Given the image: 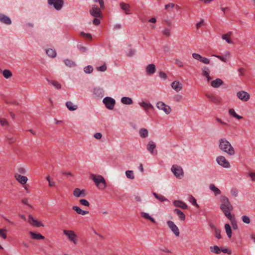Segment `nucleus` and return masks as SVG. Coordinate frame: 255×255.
Returning <instances> with one entry per match:
<instances>
[{
  "instance_id": "obj_56",
  "label": "nucleus",
  "mask_w": 255,
  "mask_h": 255,
  "mask_svg": "<svg viewBox=\"0 0 255 255\" xmlns=\"http://www.w3.org/2000/svg\"><path fill=\"white\" fill-rule=\"evenodd\" d=\"M192 57L195 59V60H198L199 61H201V58H202V56L200 55L199 54H198V53H192Z\"/></svg>"
},
{
  "instance_id": "obj_32",
  "label": "nucleus",
  "mask_w": 255,
  "mask_h": 255,
  "mask_svg": "<svg viewBox=\"0 0 255 255\" xmlns=\"http://www.w3.org/2000/svg\"><path fill=\"white\" fill-rule=\"evenodd\" d=\"M229 114L238 120H241L243 118L242 116L238 115L235 112V110L233 108H230L229 109Z\"/></svg>"
},
{
  "instance_id": "obj_52",
  "label": "nucleus",
  "mask_w": 255,
  "mask_h": 255,
  "mask_svg": "<svg viewBox=\"0 0 255 255\" xmlns=\"http://www.w3.org/2000/svg\"><path fill=\"white\" fill-rule=\"evenodd\" d=\"M96 68L98 71L105 72L107 70V67L106 64L105 63L100 67H97Z\"/></svg>"
},
{
  "instance_id": "obj_4",
  "label": "nucleus",
  "mask_w": 255,
  "mask_h": 255,
  "mask_svg": "<svg viewBox=\"0 0 255 255\" xmlns=\"http://www.w3.org/2000/svg\"><path fill=\"white\" fill-rule=\"evenodd\" d=\"M100 6H98L96 4H93L91 8L90 9L89 12L90 14L94 17L102 18L103 14L102 9Z\"/></svg>"
},
{
  "instance_id": "obj_58",
  "label": "nucleus",
  "mask_w": 255,
  "mask_h": 255,
  "mask_svg": "<svg viewBox=\"0 0 255 255\" xmlns=\"http://www.w3.org/2000/svg\"><path fill=\"white\" fill-rule=\"evenodd\" d=\"M79 202L81 205L89 207L90 205L89 202L85 199H80L79 200Z\"/></svg>"
},
{
  "instance_id": "obj_14",
  "label": "nucleus",
  "mask_w": 255,
  "mask_h": 255,
  "mask_svg": "<svg viewBox=\"0 0 255 255\" xmlns=\"http://www.w3.org/2000/svg\"><path fill=\"white\" fill-rule=\"evenodd\" d=\"M167 224L169 228L171 230L173 233L176 236L178 237L180 234L179 230L177 226L172 221H168Z\"/></svg>"
},
{
  "instance_id": "obj_24",
  "label": "nucleus",
  "mask_w": 255,
  "mask_h": 255,
  "mask_svg": "<svg viewBox=\"0 0 255 255\" xmlns=\"http://www.w3.org/2000/svg\"><path fill=\"white\" fill-rule=\"evenodd\" d=\"M206 96L212 102L216 104H219L221 102L220 99L214 95L206 94Z\"/></svg>"
},
{
  "instance_id": "obj_12",
  "label": "nucleus",
  "mask_w": 255,
  "mask_h": 255,
  "mask_svg": "<svg viewBox=\"0 0 255 255\" xmlns=\"http://www.w3.org/2000/svg\"><path fill=\"white\" fill-rule=\"evenodd\" d=\"M48 3L50 5H53L57 10H61L64 4L63 0H48Z\"/></svg>"
},
{
  "instance_id": "obj_38",
  "label": "nucleus",
  "mask_w": 255,
  "mask_h": 255,
  "mask_svg": "<svg viewBox=\"0 0 255 255\" xmlns=\"http://www.w3.org/2000/svg\"><path fill=\"white\" fill-rule=\"evenodd\" d=\"M225 228L228 237L231 238L232 237V230L230 225L229 224H226Z\"/></svg>"
},
{
  "instance_id": "obj_62",
  "label": "nucleus",
  "mask_w": 255,
  "mask_h": 255,
  "mask_svg": "<svg viewBox=\"0 0 255 255\" xmlns=\"http://www.w3.org/2000/svg\"><path fill=\"white\" fill-rule=\"evenodd\" d=\"M200 62L205 64H209L210 60L208 58L202 56Z\"/></svg>"
},
{
  "instance_id": "obj_17",
  "label": "nucleus",
  "mask_w": 255,
  "mask_h": 255,
  "mask_svg": "<svg viewBox=\"0 0 255 255\" xmlns=\"http://www.w3.org/2000/svg\"><path fill=\"white\" fill-rule=\"evenodd\" d=\"M14 177L15 179L22 185L25 184L28 180L26 176L21 175L18 173H15L14 174Z\"/></svg>"
},
{
  "instance_id": "obj_48",
  "label": "nucleus",
  "mask_w": 255,
  "mask_h": 255,
  "mask_svg": "<svg viewBox=\"0 0 255 255\" xmlns=\"http://www.w3.org/2000/svg\"><path fill=\"white\" fill-rule=\"evenodd\" d=\"M0 124L2 127H8L9 123L4 118H0Z\"/></svg>"
},
{
  "instance_id": "obj_51",
  "label": "nucleus",
  "mask_w": 255,
  "mask_h": 255,
  "mask_svg": "<svg viewBox=\"0 0 255 255\" xmlns=\"http://www.w3.org/2000/svg\"><path fill=\"white\" fill-rule=\"evenodd\" d=\"M230 193L234 197L238 196V191L236 188H232L230 190Z\"/></svg>"
},
{
  "instance_id": "obj_42",
  "label": "nucleus",
  "mask_w": 255,
  "mask_h": 255,
  "mask_svg": "<svg viewBox=\"0 0 255 255\" xmlns=\"http://www.w3.org/2000/svg\"><path fill=\"white\" fill-rule=\"evenodd\" d=\"M46 53L48 56L52 57V58L55 57L56 56V52L53 49L50 48V49H47L46 50Z\"/></svg>"
},
{
  "instance_id": "obj_34",
  "label": "nucleus",
  "mask_w": 255,
  "mask_h": 255,
  "mask_svg": "<svg viewBox=\"0 0 255 255\" xmlns=\"http://www.w3.org/2000/svg\"><path fill=\"white\" fill-rule=\"evenodd\" d=\"M141 216L145 219L150 221L153 223H155L156 221L154 218L151 217L148 213L142 212L140 213Z\"/></svg>"
},
{
  "instance_id": "obj_50",
  "label": "nucleus",
  "mask_w": 255,
  "mask_h": 255,
  "mask_svg": "<svg viewBox=\"0 0 255 255\" xmlns=\"http://www.w3.org/2000/svg\"><path fill=\"white\" fill-rule=\"evenodd\" d=\"M80 35L86 39L88 40H91L92 39V35L90 33H86L84 32H81L80 33Z\"/></svg>"
},
{
  "instance_id": "obj_46",
  "label": "nucleus",
  "mask_w": 255,
  "mask_h": 255,
  "mask_svg": "<svg viewBox=\"0 0 255 255\" xmlns=\"http://www.w3.org/2000/svg\"><path fill=\"white\" fill-rule=\"evenodd\" d=\"M162 33L164 35H165L166 37H169L171 35V30L169 28H164L162 30Z\"/></svg>"
},
{
  "instance_id": "obj_53",
  "label": "nucleus",
  "mask_w": 255,
  "mask_h": 255,
  "mask_svg": "<svg viewBox=\"0 0 255 255\" xmlns=\"http://www.w3.org/2000/svg\"><path fill=\"white\" fill-rule=\"evenodd\" d=\"M21 203L22 204L27 206L29 208H33V206L28 203V199L27 198H22L21 199Z\"/></svg>"
},
{
  "instance_id": "obj_27",
  "label": "nucleus",
  "mask_w": 255,
  "mask_h": 255,
  "mask_svg": "<svg viewBox=\"0 0 255 255\" xmlns=\"http://www.w3.org/2000/svg\"><path fill=\"white\" fill-rule=\"evenodd\" d=\"M223 84V81L221 79H216L211 82V85L214 88H218Z\"/></svg>"
},
{
  "instance_id": "obj_15",
  "label": "nucleus",
  "mask_w": 255,
  "mask_h": 255,
  "mask_svg": "<svg viewBox=\"0 0 255 255\" xmlns=\"http://www.w3.org/2000/svg\"><path fill=\"white\" fill-rule=\"evenodd\" d=\"M145 70L147 75L152 76L156 72V66L152 63L149 64L145 67Z\"/></svg>"
},
{
  "instance_id": "obj_13",
  "label": "nucleus",
  "mask_w": 255,
  "mask_h": 255,
  "mask_svg": "<svg viewBox=\"0 0 255 255\" xmlns=\"http://www.w3.org/2000/svg\"><path fill=\"white\" fill-rule=\"evenodd\" d=\"M237 97L243 102H247L250 98V95L248 92L242 90L237 93Z\"/></svg>"
},
{
  "instance_id": "obj_36",
  "label": "nucleus",
  "mask_w": 255,
  "mask_h": 255,
  "mask_svg": "<svg viewBox=\"0 0 255 255\" xmlns=\"http://www.w3.org/2000/svg\"><path fill=\"white\" fill-rule=\"evenodd\" d=\"M153 194L154 196L160 202H164L168 200L166 198L162 195L158 194L156 193H153Z\"/></svg>"
},
{
  "instance_id": "obj_55",
  "label": "nucleus",
  "mask_w": 255,
  "mask_h": 255,
  "mask_svg": "<svg viewBox=\"0 0 255 255\" xmlns=\"http://www.w3.org/2000/svg\"><path fill=\"white\" fill-rule=\"evenodd\" d=\"M6 230L3 229H0V237L4 239L6 238Z\"/></svg>"
},
{
  "instance_id": "obj_60",
  "label": "nucleus",
  "mask_w": 255,
  "mask_h": 255,
  "mask_svg": "<svg viewBox=\"0 0 255 255\" xmlns=\"http://www.w3.org/2000/svg\"><path fill=\"white\" fill-rule=\"evenodd\" d=\"M215 237L218 239H221V231L217 228H215Z\"/></svg>"
},
{
  "instance_id": "obj_43",
  "label": "nucleus",
  "mask_w": 255,
  "mask_h": 255,
  "mask_svg": "<svg viewBox=\"0 0 255 255\" xmlns=\"http://www.w3.org/2000/svg\"><path fill=\"white\" fill-rule=\"evenodd\" d=\"M210 250L211 252H213L216 254H219L221 253L220 248L217 246H214V247H210Z\"/></svg>"
},
{
  "instance_id": "obj_3",
  "label": "nucleus",
  "mask_w": 255,
  "mask_h": 255,
  "mask_svg": "<svg viewBox=\"0 0 255 255\" xmlns=\"http://www.w3.org/2000/svg\"><path fill=\"white\" fill-rule=\"evenodd\" d=\"M90 179L100 189H104L107 187L106 181L102 175L92 174L90 175Z\"/></svg>"
},
{
  "instance_id": "obj_20",
  "label": "nucleus",
  "mask_w": 255,
  "mask_h": 255,
  "mask_svg": "<svg viewBox=\"0 0 255 255\" xmlns=\"http://www.w3.org/2000/svg\"><path fill=\"white\" fill-rule=\"evenodd\" d=\"M0 22L7 25H10L11 23L10 18L1 13H0Z\"/></svg>"
},
{
  "instance_id": "obj_6",
  "label": "nucleus",
  "mask_w": 255,
  "mask_h": 255,
  "mask_svg": "<svg viewBox=\"0 0 255 255\" xmlns=\"http://www.w3.org/2000/svg\"><path fill=\"white\" fill-rule=\"evenodd\" d=\"M156 106L158 110L162 111L166 115L170 114L172 111L171 108L162 101L157 102Z\"/></svg>"
},
{
  "instance_id": "obj_64",
  "label": "nucleus",
  "mask_w": 255,
  "mask_h": 255,
  "mask_svg": "<svg viewBox=\"0 0 255 255\" xmlns=\"http://www.w3.org/2000/svg\"><path fill=\"white\" fill-rule=\"evenodd\" d=\"M159 76L160 78L165 80L167 79V76L165 73L163 71H160L159 72Z\"/></svg>"
},
{
  "instance_id": "obj_41",
  "label": "nucleus",
  "mask_w": 255,
  "mask_h": 255,
  "mask_svg": "<svg viewBox=\"0 0 255 255\" xmlns=\"http://www.w3.org/2000/svg\"><path fill=\"white\" fill-rule=\"evenodd\" d=\"M48 82L51 84L53 86H54L57 89H60L61 87V86L60 83L56 81H50L48 79H47Z\"/></svg>"
},
{
  "instance_id": "obj_5",
  "label": "nucleus",
  "mask_w": 255,
  "mask_h": 255,
  "mask_svg": "<svg viewBox=\"0 0 255 255\" xmlns=\"http://www.w3.org/2000/svg\"><path fill=\"white\" fill-rule=\"evenodd\" d=\"M171 171L174 175L178 179H181L184 175V172L182 168L177 164L173 165L171 168Z\"/></svg>"
},
{
  "instance_id": "obj_44",
  "label": "nucleus",
  "mask_w": 255,
  "mask_h": 255,
  "mask_svg": "<svg viewBox=\"0 0 255 255\" xmlns=\"http://www.w3.org/2000/svg\"><path fill=\"white\" fill-rule=\"evenodd\" d=\"M64 63L67 66L72 67L76 66L75 63L71 60L66 59L64 61Z\"/></svg>"
},
{
  "instance_id": "obj_18",
  "label": "nucleus",
  "mask_w": 255,
  "mask_h": 255,
  "mask_svg": "<svg viewBox=\"0 0 255 255\" xmlns=\"http://www.w3.org/2000/svg\"><path fill=\"white\" fill-rule=\"evenodd\" d=\"M28 222L32 225L37 227L44 226L43 224L34 219L33 217L30 215L28 216Z\"/></svg>"
},
{
  "instance_id": "obj_26",
  "label": "nucleus",
  "mask_w": 255,
  "mask_h": 255,
  "mask_svg": "<svg viewBox=\"0 0 255 255\" xmlns=\"http://www.w3.org/2000/svg\"><path fill=\"white\" fill-rule=\"evenodd\" d=\"M121 102L122 104L128 105H132L133 103L132 99L128 97H122L121 98Z\"/></svg>"
},
{
  "instance_id": "obj_57",
  "label": "nucleus",
  "mask_w": 255,
  "mask_h": 255,
  "mask_svg": "<svg viewBox=\"0 0 255 255\" xmlns=\"http://www.w3.org/2000/svg\"><path fill=\"white\" fill-rule=\"evenodd\" d=\"M182 98H183V97L181 95H179V94L174 95L173 98L174 101L176 102H180L182 99Z\"/></svg>"
},
{
  "instance_id": "obj_10",
  "label": "nucleus",
  "mask_w": 255,
  "mask_h": 255,
  "mask_svg": "<svg viewBox=\"0 0 255 255\" xmlns=\"http://www.w3.org/2000/svg\"><path fill=\"white\" fill-rule=\"evenodd\" d=\"M63 233L70 241L75 245L77 244L76 239L77 237L74 231L64 230Z\"/></svg>"
},
{
  "instance_id": "obj_28",
  "label": "nucleus",
  "mask_w": 255,
  "mask_h": 255,
  "mask_svg": "<svg viewBox=\"0 0 255 255\" xmlns=\"http://www.w3.org/2000/svg\"><path fill=\"white\" fill-rule=\"evenodd\" d=\"M156 147V144L153 141H149L147 144V150L151 153H153V150Z\"/></svg>"
},
{
  "instance_id": "obj_19",
  "label": "nucleus",
  "mask_w": 255,
  "mask_h": 255,
  "mask_svg": "<svg viewBox=\"0 0 255 255\" xmlns=\"http://www.w3.org/2000/svg\"><path fill=\"white\" fill-rule=\"evenodd\" d=\"M173 204L175 207L182 209H186L188 208L187 204L181 200H174Z\"/></svg>"
},
{
  "instance_id": "obj_35",
  "label": "nucleus",
  "mask_w": 255,
  "mask_h": 255,
  "mask_svg": "<svg viewBox=\"0 0 255 255\" xmlns=\"http://www.w3.org/2000/svg\"><path fill=\"white\" fill-rule=\"evenodd\" d=\"M29 234L33 239L36 240H43L44 239V237L40 234H35L32 232H30Z\"/></svg>"
},
{
  "instance_id": "obj_37",
  "label": "nucleus",
  "mask_w": 255,
  "mask_h": 255,
  "mask_svg": "<svg viewBox=\"0 0 255 255\" xmlns=\"http://www.w3.org/2000/svg\"><path fill=\"white\" fill-rule=\"evenodd\" d=\"M202 75L204 77H208L210 73V70L207 66H204L201 69Z\"/></svg>"
},
{
  "instance_id": "obj_21",
  "label": "nucleus",
  "mask_w": 255,
  "mask_h": 255,
  "mask_svg": "<svg viewBox=\"0 0 255 255\" xmlns=\"http://www.w3.org/2000/svg\"><path fill=\"white\" fill-rule=\"evenodd\" d=\"M212 56L218 58V59H219L220 60H221L222 61H223L224 62H227L228 59L231 57V54L229 52H227L224 56H220V55H215V54L212 55Z\"/></svg>"
},
{
  "instance_id": "obj_11",
  "label": "nucleus",
  "mask_w": 255,
  "mask_h": 255,
  "mask_svg": "<svg viewBox=\"0 0 255 255\" xmlns=\"http://www.w3.org/2000/svg\"><path fill=\"white\" fill-rule=\"evenodd\" d=\"M103 102L105 104L106 107L109 110H113L116 104V101L114 99L106 97L103 100Z\"/></svg>"
},
{
  "instance_id": "obj_25",
  "label": "nucleus",
  "mask_w": 255,
  "mask_h": 255,
  "mask_svg": "<svg viewBox=\"0 0 255 255\" xmlns=\"http://www.w3.org/2000/svg\"><path fill=\"white\" fill-rule=\"evenodd\" d=\"M66 106L71 111H74L78 109V106L71 101L67 102L66 103Z\"/></svg>"
},
{
  "instance_id": "obj_54",
  "label": "nucleus",
  "mask_w": 255,
  "mask_h": 255,
  "mask_svg": "<svg viewBox=\"0 0 255 255\" xmlns=\"http://www.w3.org/2000/svg\"><path fill=\"white\" fill-rule=\"evenodd\" d=\"M95 3H99L101 8H105V3L104 0H92Z\"/></svg>"
},
{
  "instance_id": "obj_7",
  "label": "nucleus",
  "mask_w": 255,
  "mask_h": 255,
  "mask_svg": "<svg viewBox=\"0 0 255 255\" xmlns=\"http://www.w3.org/2000/svg\"><path fill=\"white\" fill-rule=\"evenodd\" d=\"M138 105L147 115L149 113L150 110L154 109L153 105L149 102L147 101L141 100L138 103Z\"/></svg>"
},
{
  "instance_id": "obj_49",
  "label": "nucleus",
  "mask_w": 255,
  "mask_h": 255,
  "mask_svg": "<svg viewBox=\"0 0 255 255\" xmlns=\"http://www.w3.org/2000/svg\"><path fill=\"white\" fill-rule=\"evenodd\" d=\"M242 221L247 224H249L251 223V220L248 216L244 215L242 217Z\"/></svg>"
},
{
  "instance_id": "obj_31",
  "label": "nucleus",
  "mask_w": 255,
  "mask_h": 255,
  "mask_svg": "<svg viewBox=\"0 0 255 255\" xmlns=\"http://www.w3.org/2000/svg\"><path fill=\"white\" fill-rule=\"evenodd\" d=\"M139 134L142 138H145L148 136V131L146 128H142L139 130Z\"/></svg>"
},
{
  "instance_id": "obj_1",
  "label": "nucleus",
  "mask_w": 255,
  "mask_h": 255,
  "mask_svg": "<svg viewBox=\"0 0 255 255\" xmlns=\"http://www.w3.org/2000/svg\"><path fill=\"white\" fill-rule=\"evenodd\" d=\"M220 200L221 202L220 209L228 219L232 221L233 216L231 214V211L233 209V207L229 199L223 195L220 197Z\"/></svg>"
},
{
  "instance_id": "obj_59",
  "label": "nucleus",
  "mask_w": 255,
  "mask_h": 255,
  "mask_svg": "<svg viewBox=\"0 0 255 255\" xmlns=\"http://www.w3.org/2000/svg\"><path fill=\"white\" fill-rule=\"evenodd\" d=\"M135 53V51L134 49H130L127 52L126 55L128 57H132L134 55Z\"/></svg>"
},
{
  "instance_id": "obj_8",
  "label": "nucleus",
  "mask_w": 255,
  "mask_h": 255,
  "mask_svg": "<svg viewBox=\"0 0 255 255\" xmlns=\"http://www.w3.org/2000/svg\"><path fill=\"white\" fill-rule=\"evenodd\" d=\"M216 162L219 165L224 168H229L231 167L230 162L224 156L220 155L217 156L216 158Z\"/></svg>"
},
{
  "instance_id": "obj_61",
  "label": "nucleus",
  "mask_w": 255,
  "mask_h": 255,
  "mask_svg": "<svg viewBox=\"0 0 255 255\" xmlns=\"http://www.w3.org/2000/svg\"><path fill=\"white\" fill-rule=\"evenodd\" d=\"M175 64L180 68L183 67L184 65L183 63L178 59H176L175 60Z\"/></svg>"
},
{
  "instance_id": "obj_16",
  "label": "nucleus",
  "mask_w": 255,
  "mask_h": 255,
  "mask_svg": "<svg viewBox=\"0 0 255 255\" xmlns=\"http://www.w3.org/2000/svg\"><path fill=\"white\" fill-rule=\"evenodd\" d=\"M171 87L175 91L179 92L183 89L182 84L178 80H175L171 83Z\"/></svg>"
},
{
  "instance_id": "obj_63",
  "label": "nucleus",
  "mask_w": 255,
  "mask_h": 255,
  "mask_svg": "<svg viewBox=\"0 0 255 255\" xmlns=\"http://www.w3.org/2000/svg\"><path fill=\"white\" fill-rule=\"evenodd\" d=\"M190 202H191V203L193 205L197 207V208L199 207V206L197 203L196 199L194 197H193L192 196H191V201H190Z\"/></svg>"
},
{
  "instance_id": "obj_9",
  "label": "nucleus",
  "mask_w": 255,
  "mask_h": 255,
  "mask_svg": "<svg viewBox=\"0 0 255 255\" xmlns=\"http://www.w3.org/2000/svg\"><path fill=\"white\" fill-rule=\"evenodd\" d=\"M92 93L93 97L97 99L102 98L105 95L104 89L99 86L94 87L93 89Z\"/></svg>"
},
{
  "instance_id": "obj_29",
  "label": "nucleus",
  "mask_w": 255,
  "mask_h": 255,
  "mask_svg": "<svg viewBox=\"0 0 255 255\" xmlns=\"http://www.w3.org/2000/svg\"><path fill=\"white\" fill-rule=\"evenodd\" d=\"M174 213L176 214L180 221H183L185 219V215L184 213L178 209L174 210Z\"/></svg>"
},
{
  "instance_id": "obj_47",
  "label": "nucleus",
  "mask_w": 255,
  "mask_h": 255,
  "mask_svg": "<svg viewBox=\"0 0 255 255\" xmlns=\"http://www.w3.org/2000/svg\"><path fill=\"white\" fill-rule=\"evenodd\" d=\"M93 68L92 66L90 65L87 66L84 68V72L87 74H90L93 72Z\"/></svg>"
},
{
  "instance_id": "obj_2",
  "label": "nucleus",
  "mask_w": 255,
  "mask_h": 255,
  "mask_svg": "<svg viewBox=\"0 0 255 255\" xmlns=\"http://www.w3.org/2000/svg\"><path fill=\"white\" fill-rule=\"evenodd\" d=\"M219 149L227 153L230 156H233L235 153V150L231 143L225 138H222L219 140Z\"/></svg>"
},
{
  "instance_id": "obj_40",
  "label": "nucleus",
  "mask_w": 255,
  "mask_h": 255,
  "mask_svg": "<svg viewBox=\"0 0 255 255\" xmlns=\"http://www.w3.org/2000/svg\"><path fill=\"white\" fill-rule=\"evenodd\" d=\"M2 75L5 78L8 79L12 76V74L10 70L5 69L3 71Z\"/></svg>"
},
{
  "instance_id": "obj_45",
  "label": "nucleus",
  "mask_w": 255,
  "mask_h": 255,
  "mask_svg": "<svg viewBox=\"0 0 255 255\" xmlns=\"http://www.w3.org/2000/svg\"><path fill=\"white\" fill-rule=\"evenodd\" d=\"M81 190L78 188H76L74 189L73 191V195L75 197H81Z\"/></svg>"
},
{
  "instance_id": "obj_22",
  "label": "nucleus",
  "mask_w": 255,
  "mask_h": 255,
  "mask_svg": "<svg viewBox=\"0 0 255 255\" xmlns=\"http://www.w3.org/2000/svg\"><path fill=\"white\" fill-rule=\"evenodd\" d=\"M232 35V32L229 31L227 33L224 34L222 35V39L225 40L229 44H232L233 41L231 40V36Z\"/></svg>"
},
{
  "instance_id": "obj_23",
  "label": "nucleus",
  "mask_w": 255,
  "mask_h": 255,
  "mask_svg": "<svg viewBox=\"0 0 255 255\" xmlns=\"http://www.w3.org/2000/svg\"><path fill=\"white\" fill-rule=\"evenodd\" d=\"M120 5L122 9L124 11L126 14H129L130 13V6L129 4L122 2L120 3Z\"/></svg>"
},
{
  "instance_id": "obj_30",
  "label": "nucleus",
  "mask_w": 255,
  "mask_h": 255,
  "mask_svg": "<svg viewBox=\"0 0 255 255\" xmlns=\"http://www.w3.org/2000/svg\"><path fill=\"white\" fill-rule=\"evenodd\" d=\"M72 209L79 215H85L89 213L88 211L82 210L80 207L76 206H73Z\"/></svg>"
},
{
  "instance_id": "obj_39",
  "label": "nucleus",
  "mask_w": 255,
  "mask_h": 255,
  "mask_svg": "<svg viewBox=\"0 0 255 255\" xmlns=\"http://www.w3.org/2000/svg\"><path fill=\"white\" fill-rule=\"evenodd\" d=\"M127 178L133 180L134 179V175L132 170H127L125 172Z\"/></svg>"
},
{
  "instance_id": "obj_33",
  "label": "nucleus",
  "mask_w": 255,
  "mask_h": 255,
  "mask_svg": "<svg viewBox=\"0 0 255 255\" xmlns=\"http://www.w3.org/2000/svg\"><path fill=\"white\" fill-rule=\"evenodd\" d=\"M209 189L214 193L215 196L220 195L221 193V191L213 184L210 185Z\"/></svg>"
}]
</instances>
